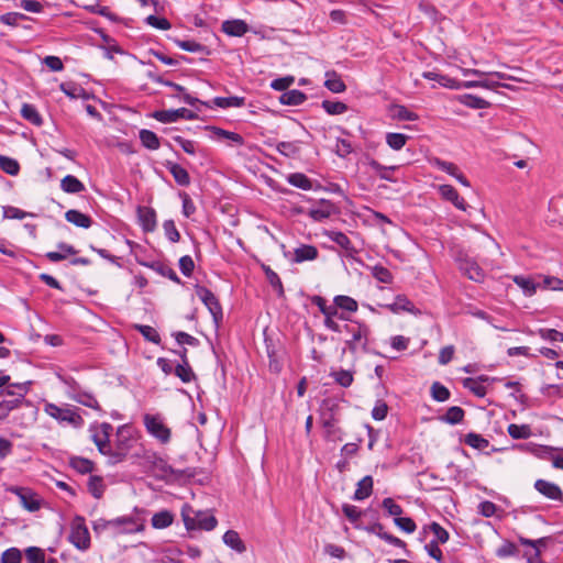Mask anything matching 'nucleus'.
I'll list each match as a JSON object with an SVG mask.
<instances>
[{
	"label": "nucleus",
	"instance_id": "nucleus-1",
	"mask_svg": "<svg viewBox=\"0 0 563 563\" xmlns=\"http://www.w3.org/2000/svg\"><path fill=\"white\" fill-rule=\"evenodd\" d=\"M143 473L165 483L181 478L185 471L173 468L158 453L143 448Z\"/></svg>",
	"mask_w": 563,
	"mask_h": 563
},
{
	"label": "nucleus",
	"instance_id": "nucleus-2",
	"mask_svg": "<svg viewBox=\"0 0 563 563\" xmlns=\"http://www.w3.org/2000/svg\"><path fill=\"white\" fill-rule=\"evenodd\" d=\"M349 321L343 325V332L347 335L344 340L343 352L349 351L353 355L366 352L371 334L369 327L357 320Z\"/></svg>",
	"mask_w": 563,
	"mask_h": 563
},
{
	"label": "nucleus",
	"instance_id": "nucleus-3",
	"mask_svg": "<svg viewBox=\"0 0 563 563\" xmlns=\"http://www.w3.org/2000/svg\"><path fill=\"white\" fill-rule=\"evenodd\" d=\"M146 432L159 444L166 445L172 440V429L162 413L143 415Z\"/></svg>",
	"mask_w": 563,
	"mask_h": 563
},
{
	"label": "nucleus",
	"instance_id": "nucleus-4",
	"mask_svg": "<svg viewBox=\"0 0 563 563\" xmlns=\"http://www.w3.org/2000/svg\"><path fill=\"white\" fill-rule=\"evenodd\" d=\"M181 516L187 530L211 531L218 525V520L213 515L207 511L195 512L188 505L183 507Z\"/></svg>",
	"mask_w": 563,
	"mask_h": 563
},
{
	"label": "nucleus",
	"instance_id": "nucleus-5",
	"mask_svg": "<svg viewBox=\"0 0 563 563\" xmlns=\"http://www.w3.org/2000/svg\"><path fill=\"white\" fill-rule=\"evenodd\" d=\"M44 412L58 421L60 424H68L74 428H80L84 424L82 417L76 409L69 407H59L55 404L47 402L44 406Z\"/></svg>",
	"mask_w": 563,
	"mask_h": 563
},
{
	"label": "nucleus",
	"instance_id": "nucleus-6",
	"mask_svg": "<svg viewBox=\"0 0 563 563\" xmlns=\"http://www.w3.org/2000/svg\"><path fill=\"white\" fill-rule=\"evenodd\" d=\"M68 540L78 550L86 551L90 548V533L82 517L73 520Z\"/></svg>",
	"mask_w": 563,
	"mask_h": 563
},
{
	"label": "nucleus",
	"instance_id": "nucleus-7",
	"mask_svg": "<svg viewBox=\"0 0 563 563\" xmlns=\"http://www.w3.org/2000/svg\"><path fill=\"white\" fill-rule=\"evenodd\" d=\"M196 296L203 302L209 312L212 316V319L218 327L222 321L223 312L222 307L216 297V295L205 286L196 285L195 286Z\"/></svg>",
	"mask_w": 563,
	"mask_h": 563
},
{
	"label": "nucleus",
	"instance_id": "nucleus-8",
	"mask_svg": "<svg viewBox=\"0 0 563 563\" xmlns=\"http://www.w3.org/2000/svg\"><path fill=\"white\" fill-rule=\"evenodd\" d=\"M319 251L314 245L300 244L292 252H284V256L292 264H301L318 258Z\"/></svg>",
	"mask_w": 563,
	"mask_h": 563
},
{
	"label": "nucleus",
	"instance_id": "nucleus-9",
	"mask_svg": "<svg viewBox=\"0 0 563 563\" xmlns=\"http://www.w3.org/2000/svg\"><path fill=\"white\" fill-rule=\"evenodd\" d=\"M499 380L497 377L479 375L477 377H467L463 380V387L473 393L476 397L484 398L487 394L485 384Z\"/></svg>",
	"mask_w": 563,
	"mask_h": 563
},
{
	"label": "nucleus",
	"instance_id": "nucleus-10",
	"mask_svg": "<svg viewBox=\"0 0 563 563\" xmlns=\"http://www.w3.org/2000/svg\"><path fill=\"white\" fill-rule=\"evenodd\" d=\"M152 117L163 123L176 122L179 119H186V120L196 119V114L191 110L186 109V108L155 111L152 114Z\"/></svg>",
	"mask_w": 563,
	"mask_h": 563
},
{
	"label": "nucleus",
	"instance_id": "nucleus-11",
	"mask_svg": "<svg viewBox=\"0 0 563 563\" xmlns=\"http://www.w3.org/2000/svg\"><path fill=\"white\" fill-rule=\"evenodd\" d=\"M16 387L20 389L16 398H7L3 393H0V420L5 419L13 409L19 407L27 393V384H19Z\"/></svg>",
	"mask_w": 563,
	"mask_h": 563
},
{
	"label": "nucleus",
	"instance_id": "nucleus-12",
	"mask_svg": "<svg viewBox=\"0 0 563 563\" xmlns=\"http://www.w3.org/2000/svg\"><path fill=\"white\" fill-rule=\"evenodd\" d=\"M147 76L153 78L154 80L158 81V82H162L163 85L167 86V87H170L173 88L176 92L175 93H172V97H175V98H178L180 99L181 101H184L185 103L191 106V107H196V104L200 103V104H206L205 102L200 101L198 98L196 97H192L191 95L187 93L186 92V89L178 85V84H175L173 81H169V80H162L159 77H154L152 71H147Z\"/></svg>",
	"mask_w": 563,
	"mask_h": 563
},
{
	"label": "nucleus",
	"instance_id": "nucleus-13",
	"mask_svg": "<svg viewBox=\"0 0 563 563\" xmlns=\"http://www.w3.org/2000/svg\"><path fill=\"white\" fill-rule=\"evenodd\" d=\"M437 190L443 200L451 202L456 209L466 211L467 202L459 195L457 190L448 184L439 185Z\"/></svg>",
	"mask_w": 563,
	"mask_h": 563
},
{
	"label": "nucleus",
	"instance_id": "nucleus-14",
	"mask_svg": "<svg viewBox=\"0 0 563 563\" xmlns=\"http://www.w3.org/2000/svg\"><path fill=\"white\" fill-rule=\"evenodd\" d=\"M534 489L548 499L554 501L563 500V492L560 486L553 482L545 479H537L534 482Z\"/></svg>",
	"mask_w": 563,
	"mask_h": 563
},
{
	"label": "nucleus",
	"instance_id": "nucleus-15",
	"mask_svg": "<svg viewBox=\"0 0 563 563\" xmlns=\"http://www.w3.org/2000/svg\"><path fill=\"white\" fill-rule=\"evenodd\" d=\"M512 280L519 288H521L523 295L527 297L536 295L538 289H540L538 275L536 277L516 275Z\"/></svg>",
	"mask_w": 563,
	"mask_h": 563
},
{
	"label": "nucleus",
	"instance_id": "nucleus-16",
	"mask_svg": "<svg viewBox=\"0 0 563 563\" xmlns=\"http://www.w3.org/2000/svg\"><path fill=\"white\" fill-rule=\"evenodd\" d=\"M143 266L150 268L151 271H153L154 273H156L157 275H159L162 277H167L168 279H170L175 283H180V279L177 276V274L175 273V271L167 263H165L163 261H153V262H144L143 261Z\"/></svg>",
	"mask_w": 563,
	"mask_h": 563
},
{
	"label": "nucleus",
	"instance_id": "nucleus-17",
	"mask_svg": "<svg viewBox=\"0 0 563 563\" xmlns=\"http://www.w3.org/2000/svg\"><path fill=\"white\" fill-rule=\"evenodd\" d=\"M221 30L229 36L241 37L249 32V25L240 19L227 20L222 22Z\"/></svg>",
	"mask_w": 563,
	"mask_h": 563
},
{
	"label": "nucleus",
	"instance_id": "nucleus-18",
	"mask_svg": "<svg viewBox=\"0 0 563 563\" xmlns=\"http://www.w3.org/2000/svg\"><path fill=\"white\" fill-rule=\"evenodd\" d=\"M112 427L109 423H102L92 433V441L101 453H106L109 449V435Z\"/></svg>",
	"mask_w": 563,
	"mask_h": 563
},
{
	"label": "nucleus",
	"instance_id": "nucleus-19",
	"mask_svg": "<svg viewBox=\"0 0 563 563\" xmlns=\"http://www.w3.org/2000/svg\"><path fill=\"white\" fill-rule=\"evenodd\" d=\"M387 308L394 312H409L417 314L419 310L416 309L412 301H410L405 295H397L394 302L387 305Z\"/></svg>",
	"mask_w": 563,
	"mask_h": 563
},
{
	"label": "nucleus",
	"instance_id": "nucleus-20",
	"mask_svg": "<svg viewBox=\"0 0 563 563\" xmlns=\"http://www.w3.org/2000/svg\"><path fill=\"white\" fill-rule=\"evenodd\" d=\"M373 485H374L373 477L371 475L364 476L356 484V489L352 497L353 500L362 501V500L368 498L373 493Z\"/></svg>",
	"mask_w": 563,
	"mask_h": 563
},
{
	"label": "nucleus",
	"instance_id": "nucleus-21",
	"mask_svg": "<svg viewBox=\"0 0 563 563\" xmlns=\"http://www.w3.org/2000/svg\"><path fill=\"white\" fill-rule=\"evenodd\" d=\"M367 165L369 168L383 180L395 183L396 178L391 175L393 172L398 169V166H385L376 159H369Z\"/></svg>",
	"mask_w": 563,
	"mask_h": 563
},
{
	"label": "nucleus",
	"instance_id": "nucleus-22",
	"mask_svg": "<svg viewBox=\"0 0 563 563\" xmlns=\"http://www.w3.org/2000/svg\"><path fill=\"white\" fill-rule=\"evenodd\" d=\"M460 269L468 279L473 282L482 283L484 280L485 273L475 262H461Z\"/></svg>",
	"mask_w": 563,
	"mask_h": 563
},
{
	"label": "nucleus",
	"instance_id": "nucleus-23",
	"mask_svg": "<svg viewBox=\"0 0 563 563\" xmlns=\"http://www.w3.org/2000/svg\"><path fill=\"white\" fill-rule=\"evenodd\" d=\"M16 495L20 498L22 506L29 511H36L41 507L40 499L35 494L25 488H16Z\"/></svg>",
	"mask_w": 563,
	"mask_h": 563
},
{
	"label": "nucleus",
	"instance_id": "nucleus-24",
	"mask_svg": "<svg viewBox=\"0 0 563 563\" xmlns=\"http://www.w3.org/2000/svg\"><path fill=\"white\" fill-rule=\"evenodd\" d=\"M333 212V206L330 201L322 200L318 206L309 209L308 216L318 222L329 219Z\"/></svg>",
	"mask_w": 563,
	"mask_h": 563
},
{
	"label": "nucleus",
	"instance_id": "nucleus-25",
	"mask_svg": "<svg viewBox=\"0 0 563 563\" xmlns=\"http://www.w3.org/2000/svg\"><path fill=\"white\" fill-rule=\"evenodd\" d=\"M223 543L235 551L236 553H243L246 551L245 543L240 538L239 533L234 530H228L222 537Z\"/></svg>",
	"mask_w": 563,
	"mask_h": 563
},
{
	"label": "nucleus",
	"instance_id": "nucleus-26",
	"mask_svg": "<svg viewBox=\"0 0 563 563\" xmlns=\"http://www.w3.org/2000/svg\"><path fill=\"white\" fill-rule=\"evenodd\" d=\"M457 100L461 104L476 110L487 109L490 106L487 100L472 93L461 95Z\"/></svg>",
	"mask_w": 563,
	"mask_h": 563
},
{
	"label": "nucleus",
	"instance_id": "nucleus-27",
	"mask_svg": "<svg viewBox=\"0 0 563 563\" xmlns=\"http://www.w3.org/2000/svg\"><path fill=\"white\" fill-rule=\"evenodd\" d=\"M65 219L68 222L73 223L74 225L84 228V229H88L92 224V220L89 216H87L78 210H75V209H70V210L66 211Z\"/></svg>",
	"mask_w": 563,
	"mask_h": 563
},
{
	"label": "nucleus",
	"instance_id": "nucleus-28",
	"mask_svg": "<svg viewBox=\"0 0 563 563\" xmlns=\"http://www.w3.org/2000/svg\"><path fill=\"white\" fill-rule=\"evenodd\" d=\"M306 100L307 96L298 89L287 90L279 97V102L285 106H300Z\"/></svg>",
	"mask_w": 563,
	"mask_h": 563
},
{
	"label": "nucleus",
	"instance_id": "nucleus-29",
	"mask_svg": "<svg viewBox=\"0 0 563 563\" xmlns=\"http://www.w3.org/2000/svg\"><path fill=\"white\" fill-rule=\"evenodd\" d=\"M324 234H325V236H328V239L330 241H332L333 243H335L338 246L345 250L346 252L354 251L353 243L345 233H343L341 231L330 230V231H327Z\"/></svg>",
	"mask_w": 563,
	"mask_h": 563
},
{
	"label": "nucleus",
	"instance_id": "nucleus-30",
	"mask_svg": "<svg viewBox=\"0 0 563 563\" xmlns=\"http://www.w3.org/2000/svg\"><path fill=\"white\" fill-rule=\"evenodd\" d=\"M275 150L283 156L287 158H295L300 153V145L298 141L291 142H277L275 144Z\"/></svg>",
	"mask_w": 563,
	"mask_h": 563
},
{
	"label": "nucleus",
	"instance_id": "nucleus-31",
	"mask_svg": "<svg viewBox=\"0 0 563 563\" xmlns=\"http://www.w3.org/2000/svg\"><path fill=\"white\" fill-rule=\"evenodd\" d=\"M324 86L333 93H341L346 90V85L335 71L325 73Z\"/></svg>",
	"mask_w": 563,
	"mask_h": 563
},
{
	"label": "nucleus",
	"instance_id": "nucleus-32",
	"mask_svg": "<svg viewBox=\"0 0 563 563\" xmlns=\"http://www.w3.org/2000/svg\"><path fill=\"white\" fill-rule=\"evenodd\" d=\"M538 279L541 290L563 291V279L559 277L550 275H538Z\"/></svg>",
	"mask_w": 563,
	"mask_h": 563
},
{
	"label": "nucleus",
	"instance_id": "nucleus-33",
	"mask_svg": "<svg viewBox=\"0 0 563 563\" xmlns=\"http://www.w3.org/2000/svg\"><path fill=\"white\" fill-rule=\"evenodd\" d=\"M60 188L67 194H79L86 189L85 185L73 175H67L60 180Z\"/></svg>",
	"mask_w": 563,
	"mask_h": 563
},
{
	"label": "nucleus",
	"instance_id": "nucleus-34",
	"mask_svg": "<svg viewBox=\"0 0 563 563\" xmlns=\"http://www.w3.org/2000/svg\"><path fill=\"white\" fill-rule=\"evenodd\" d=\"M333 302L335 303L338 309L342 310L341 312H344V313L345 312L353 313V312H356L358 309L357 301L350 296L338 295L333 298Z\"/></svg>",
	"mask_w": 563,
	"mask_h": 563
},
{
	"label": "nucleus",
	"instance_id": "nucleus-35",
	"mask_svg": "<svg viewBox=\"0 0 563 563\" xmlns=\"http://www.w3.org/2000/svg\"><path fill=\"white\" fill-rule=\"evenodd\" d=\"M212 103L221 109L228 108H241L245 104V99L243 97L232 96V97H216L212 100Z\"/></svg>",
	"mask_w": 563,
	"mask_h": 563
},
{
	"label": "nucleus",
	"instance_id": "nucleus-36",
	"mask_svg": "<svg viewBox=\"0 0 563 563\" xmlns=\"http://www.w3.org/2000/svg\"><path fill=\"white\" fill-rule=\"evenodd\" d=\"M286 180L289 185L302 189V190H311L312 189V180L307 177L302 173H292L286 177Z\"/></svg>",
	"mask_w": 563,
	"mask_h": 563
},
{
	"label": "nucleus",
	"instance_id": "nucleus-37",
	"mask_svg": "<svg viewBox=\"0 0 563 563\" xmlns=\"http://www.w3.org/2000/svg\"><path fill=\"white\" fill-rule=\"evenodd\" d=\"M211 132H212L213 139H216L218 141L229 140L236 145H242L244 142L242 135H240L239 133L230 132V131L223 130L221 128L212 126Z\"/></svg>",
	"mask_w": 563,
	"mask_h": 563
},
{
	"label": "nucleus",
	"instance_id": "nucleus-38",
	"mask_svg": "<svg viewBox=\"0 0 563 563\" xmlns=\"http://www.w3.org/2000/svg\"><path fill=\"white\" fill-rule=\"evenodd\" d=\"M322 426L325 431V438L330 441H341L342 440V431L340 428L336 427V420L333 416H330V418L324 419L322 422Z\"/></svg>",
	"mask_w": 563,
	"mask_h": 563
},
{
	"label": "nucleus",
	"instance_id": "nucleus-39",
	"mask_svg": "<svg viewBox=\"0 0 563 563\" xmlns=\"http://www.w3.org/2000/svg\"><path fill=\"white\" fill-rule=\"evenodd\" d=\"M507 432L515 440H526L532 435L529 424L510 423L507 428Z\"/></svg>",
	"mask_w": 563,
	"mask_h": 563
},
{
	"label": "nucleus",
	"instance_id": "nucleus-40",
	"mask_svg": "<svg viewBox=\"0 0 563 563\" xmlns=\"http://www.w3.org/2000/svg\"><path fill=\"white\" fill-rule=\"evenodd\" d=\"M410 136L404 133L388 132L385 135L386 144L394 151H400Z\"/></svg>",
	"mask_w": 563,
	"mask_h": 563
},
{
	"label": "nucleus",
	"instance_id": "nucleus-41",
	"mask_svg": "<svg viewBox=\"0 0 563 563\" xmlns=\"http://www.w3.org/2000/svg\"><path fill=\"white\" fill-rule=\"evenodd\" d=\"M21 115L24 120L29 121L30 123L36 126H41L43 123L41 114L33 104L23 103L21 108Z\"/></svg>",
	"mask_w": 563,
	"mask_h": 563
},
{
	"label": "nucleus",
	"instance_id": "nucleus-42",
	"mask_svg": "<svg viewBox=\"0 0 563 563\" xmlns=\"http://www.w3.org/2000/svg\"><path fill=\"white\" fill-rule=\"evenodd\" d=\"M168 170L173 175L177 185L185 187L190 184V176L188 172L179 164H170Z\"/></svg>",
	"mask_w": 563,
	"mask_h": 563
},
{
	"label": "nucleus",
	"instance_id": "nucleus-43",
	"mask_svg": "<svg viewBox=\"0 0 563 563\" xmlns=\"http://www.w3.org/2000/svg\"><path fill=\"white\" fill-rule=\"evenodd\" d=\"M174 516L169 510H161L153 515L152 526L155 529H164L173 523Z\"/></svg>",
	"mask_w": 563,
	"mask_h": 563
},
{
	"label": "nucleus",
	"instance_id": "nucleus-44",
	"mask_svg": "<svg viewBox=\"0 0 563 563\" xmlns=\"http://www.w3.org/2000/svg\"><path fill=\"white\" fill-rule=\"evenodd\" d=\"M174 374L183 382L190 383L196 379V374L194 373L189 362H181L175 366Z\"/></svg>",
	"mask_w": 563,
	"mask_h": 563
},
{
	"label": "nucleus",
	"instance_id": "nucleus-45",
	"mask_svg": "<svg viewBox=\"0 0 563 563\" xmlns=\"http://www.w3.org/2000/svg\"><path fill=\"white\" fill-rule=\"evenodd\" d=\"M429 530L433 533L434 539L431 541H437V543H446L450 539L449 532L438 522L433 521L429 526L424 527V531Z\"/></svg>",
	"mask_w": 563,
	"mask_h": 563
},
{
	"label": "nucleus",
	"instance_id": "nucleus-46",
	"mask_svg": "<svg viewBox=\"0 0 563 563\" xmlns=\"http://www.w3.org/2000/svg\"><path fill=\"white\" fill-rule=\"evenodd\" d=\"M330 376L334 379L336 384L340 386L347 388L352 385L354 377L353 373L347 369L340 368L338 371H332Z\"/></svg>",
	"mask_w": 563,
	"mask_h": 563
},
{
	"label": "nucleus",
	"instance_id": "nucleus-47",
	"mask_svg": "<svg viewBox=\"0 0 563 563\" xmlns=\"http://www.w3.org/2000/svg\"><path fill=\"white\" fill-rule=\"evenodd\" d=\"M484 79H479V88L485 89H495L499 86L498 80L506 79L507 75L499 71H493L489 74H486Z\"/></svg>",
	"mask_w": 563,
	"mask_h": 563
},
{
	"label": "nucleus",
	"instance_id": "nucleus-48",
	"mask_svg": "<svg viewBox=\"0 0 563 563\" xmlns=\"http://www.w3.org/2000/svg\"><path fill=\"white\" fill-rule=\"evenodd\" d=\"M532 446L531 452L539 459L553 461L558 449L542 444H530Z\"/></svg>",
	"mask_w": 563,
	"mask_h": 563
},
{
	"label": "nucleus",
	"instance_id": "nucleus-49",
	"mask_svg": "<svg viewBox=\"0 0 563 563\" xmlns=\"http://www.w3.org/2000/svg\"><path fill=\"white\" fill-rule=\"evenodd\" d=\"M321 107L329 115L343 114L347 111V106L342 101L323 100Z\"/></svg>",
	"mask_w": 563,
	"mask_h": 563
},
{
	"label": "nucleus",
	"instance_id": "nucleus-50",
	"mask_svg": "<svg viewBox=\"0 0 563 563\" xmlns=\"http://www.w3.org/2000/svg\"><path fill=\"white\" fill-rule=\"evenodd\" d=\"M0 169L8 175L15 176L20 172V165L14 158L0 155Z\"/></svg>",
	"mask_w": 563,
	"mask_h": 563
},
{
	"label": "nucleus",
	"instance_id": "nucleus-51",
	"mask_svg": "<svg viewBox=\"0 0 563 563\" xmlns=\"http://www.w3.org/2000/svg\"><path fill=\"white\" fill-rule=\"evenodd\" d=\"M464 443L476 450H484L489 442L478 433L470 432L464 438Z\"/></svg>",
	"mask_w": 563,
	"mask_h": 563
},
{
	"label": "nucleus",
	"instance_id": "nucleus-52",
	"mask_svg": "<svg viewBox=\"0 0 563 563\" xmlns=\"http://www.w3.org/2000/svg\"><path fill=\"white\" fill-rule=\"evenodd\" d=\"M429 162H430L431 166L449 174L452 177H454L455 174L460 170L459 167L454 163L443 161L439 157H433Z\"/></svg>",
	"mask_w": 563,
	"mask_h": 563
},
{
	"label": "nucleus",
	"instance_id": "nucleus-53",
	"mask_svg": "<svg viewBox=\"0 0 563 563\" xmlns=\"http://www.w3.org/2000/svg\"><path fill=\"white\" fill-rule=\"evenodd\" d=\"M464 418V410L459 406L450 407L445 415L442 417V420L449 424H457L462 422Z\"/></svg>",
	"mask_w": 563,
	"mask_h": 563
},
{
	"label": "nucleus",
	"instance_id": "nucleus-54",
	"mask_svg": "<svg viewBox=\"0 0 563 563\" xmlns=\"http://www.w3.org/2000/svg\"><path fill=\"white\" fill-rule=\"evenodd\" d=\"M69 465L80 474L90 473L93 468V463L91 461L79 456L71 457Z\"/></svg>",
	"mask_w": 563,
	"mask_h": 563
},
{
	"label": "nucleus",
	"instance_id": "nucleus-55",
	"mask_svg": "<svg viewBox=\"0 0 563 563\" xmlns=\"http://www.w3.org/2000/svg\"><path fill=\"white\" fill-rule=\"evenodd\" d=\"M265 276L271 284V286L277 291L278 296L284 295V287L282 279L279 278L278 274L274 272L269 266L264 267Z\"/></svg>",
	"mask_w": 563,
	"mask_h": 563
},
{
	"label": "nucleus",
	"instance_id": "nucleus-56",
	"mask_svg": "<svg viewBox=\"0 0 563 563\" xmlns=\"http://www.w3.org/2000/svg\"><path fill=\"white\" fill-rule=\"evenodd\" d=\"M431 396L435 401L443 402L449 400L451 393L444 385L439 382H434L431 385Z\"/></svg>",
	"mask_w": 563,
	"mask_h": 563
},
{
	"label": "nucleus",
	"instance_id": "nucleus-57",
	"mask_svg": "<svg viewBox=\"0 0 563 563\" xmlns=\"http://www.w3.org/2000/svg\"><path fill=\"white\" fill-rule=\"evenodd\" d=\"M175 44L186 51V52H190V53H203L206 51V46L196 42V41H192V40H174Z\"/></svg>",
	"mask_w": 563,
	"mask_h": 563
},
{
	"label": "nucleus",
	"instance_id": "nucleus-58",
	"mask_svg": "<svg viewBox=\"0 0 563 563\" xmlns=\"http://www.w3.org/2000/svg\"><path fill=\"white\" fill-rule=\"evenodd\" d=\"M382 507L388 516L397 518L404 512L400 505H398L393 498L386 497L382 501Z\"/></svg>",
	"mask_w": 563,
	"mask_h": 563
},
{
	"label": "nucleus",
	"instance_id": "nucleus-59",
	"mask_svg": "<svg viewBox=\"0 0 563 563\" xmlns=\"http://www.w3.org/2000/svg\"><path fill=\"white\" fill-rule=\"evenodd\" d=\"M59 88L66 96L71 99L80 98L85 93V90L80 86L71 81L62 82Z\"/></svg>",
	"mask_w": 563,
	"mask_h": 563
},
{
	"label": "nucleus",
	"instance_id": "nucleus-60",
	"mask_svg": "<svg viewBox=\"0 0 563 563\" xmlns=\"http://www.w3.org/2000/svg\"><path fill=\"white\" fill-rule=\"evenodd\" d=\"M394 117L404 121H417L419 119L416 112L410 111L407 107L401 104L394 107Z\"/></svg>",
	"mask_w": 563,
	"mask_h": 563
},
{
	"label": "nucleus",
	"instance_id": "nucleus-61",
	"mask_svg": "<svg viewBox=\"0 0 563 563\" xmlns=\"http://www.w3.org/2000/svg\"><path fill=\"white\" fill-rule=\"evenodd\" d=\"M144 21L156 30H168L172 26L166 18L155 14L147 15Z\"/></svg>",
	"mask_w": 563,
	"mask_h": 563
},
{
	"label": "nucleus",
	"instance_id": "nucleus-62",
	"mask_svg": "<svg viewBox=\"0 0 563 563\" xmlns=\"http://www.w3.org/2000/svg\"><path fill=\"white\" fill-rule=\"evenodd\" d=\"M88 490L93 497L100 498L104 490L102 478L99 476H90L88 481Z\"/></svg>",
	"mask_w": 563,
	"mask_h": 563
},
{
	"label": "nucleus",
	"instance_id": "nucleus-63",
	"mask_svg": "<svg viewBox=\"0 0 563 563\" xmlns=\"http://www.w3.org/2000/svg\"><path fill=\"white\" fill-rule=\"evenodd\" d=\"M25 556L29 563H45L44 551L37 547H29Z\"/></svg>",
	"mask_w": 563,
	"mask_h": 563
},
{
	"label": "nucleus",
	"instance_id": "nucleus-64",
	"mask_svg": "<svg viewBox=\"0 0 563 563\" xmlns=\"http://www.w3.org/2000/svg\"><path fill=\"white\" fill-rule=\"evenodd\" d=\"M22 553L16 548L5 550L1 555V563H21Z\"/></svg>",
	"mask_w": 563,
	"mask_h": 563
}]
</instances>
